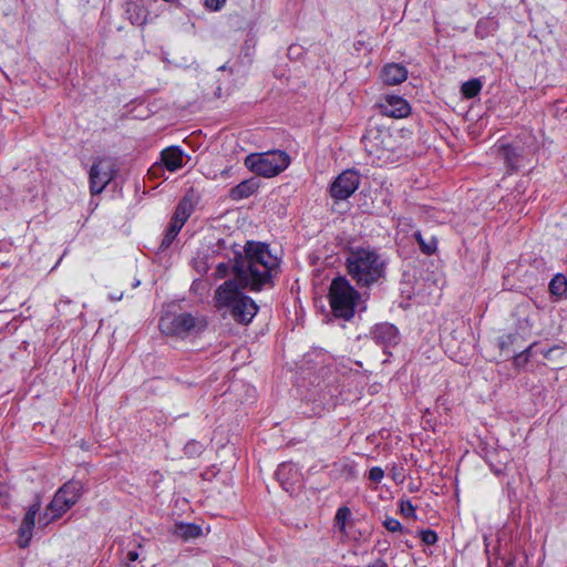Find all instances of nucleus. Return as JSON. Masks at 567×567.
<instances>
[{
    "mask_svg": "<svg viewBox=\"0 0 567 567\" xmlns=\"http://www.w3.org/2000/svg\"><path fill=\"white\" fill-rule=\"evenodd\" d=\"M278 258L261 243H247L245 255L234 265L235 278L225 281L215 291L216 307L227 308L233 318L241 324L251 322L258 311L255 301L243 295L241 289L259 291L269 280L270 272L278 266Z\"/></svg>",
    "mask_w": 567,
    "mask_h": 567,
    "instance_id": "obj_1",
    "label": "nucleus"
},
{
    "mask_svg": "<svg viewBox=\"0 0 567 567\" xmlns=\"http://www.w3.org/2000/svg\"><path fill=\"white\" fill-rule=\"evenodd\" d=\"M385 268V259L372 248H355L348 254V274L359 287H370L378 282L384 277Z\"/></svg>",
    "mask_w": 567,
    "mask_h": 567,
    "instance_id": "obj_2",
    "label": "nucleus"
},
{
    "mask_svg": "<svg viewBox=\"0 0 567 567\" xmlns=\"http://www.w3.org/2000/svg\"><path fill=\"white\" fill-rule=\"evenodd\" d=\"M81 497V485L78 482H68L58 489L53 499L48 505L43 515H40L38 523L45 527L51 522L60 518L72 506H74Z\"/></svg>",
    "mask_w": 567,
    "mask_h": 567,
    "instance_id": "obj_3",
    "label": "nucleus"
},
{
    "mask_svg": "<svg viewBox=\"0 0 567 567\" xmlns=\"http://www.w3.org/2000/svg\"><path fill=\"white\" fill-rule=\"evenodd\" d=\"M329 298L334 315L349 320L354 315L360 295L346 278L338 277L330 285Z\"/></svg>",
    "mask_w": 567,
    "mask_h": 567,
    "instance_id": "obj_4",
    "label": "nucleus"
},
{
    "mask_svg": "<svg viewBox=\"0 0 567 567\" xmlns=\"http://www.w3.org/2000/svg\"><path fill=\"white\" fill-rule=\"evenodd\" d=\"M289 164L290 157L282 151L255 153L245 158V165L252 173L266 178L279 175Z\"/></svg>",
    "mask_w": 567,
    "mask_h": 567,
    "instance_id": "obj_5",
    "label": "nucleus"
},
{
    "mask_svg": "<svg viewBox=\"0 0 567 567\" xmlns=\"http://www.w3.org/2000/svg\"><path fill=\"white\" fill-rule=\"evenodd\" d=\"M90 189L93 195L102 193L114 177V164L111 159H99L90 169Z\"/></svg>",
    "mask_w": 567,
    "mask_h": 567,
    "instance_id": "obj_6",
    "label": "nucleus"
},
{
    "mask_svg": "<svg viewBox=\"0 0 567 567\" xmlns=\"http://www.w3.org/2000/svg\"><path fill=\"white\" fill-rule=\"evenodd\" d=\"M359 184V174L355 171L347 169L332 183L330 187V195L337 200H344L358 189Z\"/></svg>",
    "mask_w": 567,
    "mask_h": 567,
    "instance_id": "obj_7",
    "label": "nucleus"
},
{
    "mask_svg": "<svg viewBox=\"0 0 567 567\" xmlns=\"http://www.w3.org/2000/svg\"><path fill=\"white\" fill-rule=\"evenodd\" d=\"M41 502L37 499L32 505H30L25 513L19 528L18 545L20 548H25L29 546L33 536L32 532L35 526V517L39 514Z\"/></svg>",
    "mask_w": 567,
    "mask_h": 567,
    "instance_id": "obj_8",
    "label": "nucleus"
},
{
    "mask_svg": "<svg viewBox=\"0 0 567 567\" xmlns=\"http://www.w3.org/2000/svg\"><path fill=\"white\" fill-rule=\"evenodd\" d=\"M379 107L383 115L393 118H403L411 113V106L408 101L396 95L384 96Z\"/></svg>",
    "mask_w": 567,
    "mask_h": 567,
    "instance_id": "obj_9",
    "label": "nucleus"
},
{
    "mask_svg": "<svg viewBox=\"0 0 567 567\" xmlns=\"http://www.w3.org/2000/svg\"><path fill=\"white\" fill-rule=\"evenodd\" d=\"M158 327L165 336L174 337L177 333V305L175 302L165 306Z\"/></svg>",
    "mask_w": 567,
    "mask_h": 567,
    "instance_id": "obj_10",
    "label": "nucleus"
},
{
    "mask_svg": "<svg viewBox=\"0 0 567 567\" xmlns=\"http://www.w3.org/2000/svg\"><path fill=\"white\" fill-rule=\"evenodd\" d=\"M408 78L406 69L398 63H390L383 66L380 79L384 84L396 85L405 81Z\"/></svg>",
    "mask_w": 567,
    "mask_h": 567,
    "instance_id": "obj_11",
    "label": "nucleus"
},
{
    "mask_svg": "<svg viewBox=\"0 0 567 567\" xmlns=\"http://www.w3.org/2000/svg\"><path fill=\"white\" fill-rule=\"evenodd\" d=\"M386 137H390V135L383 134L379 131H370L363 137L365 150L370 154H375L378 157H381L383 152V144Z\"/></svg>",
    "mask_w": 567,
    "mask_h": 567,
    "instance_id": "obj_12",
    "label": "nucleus"
},
{
    "mask_svg": "<svg viewBox=\"0 0 567 567\" xmlns=\"http://www.w3.org/2000/svg\"><path fill=\"white\" fill-rule=\"evenodd\" d=\"M197 203L198 195L193 189L188 190L184 195L182 203H179V229L192 215Z\"/></svg>",
    "mask_w": 567,
    "mask_h": 567,
    "instance_id": "obj_13",
    "label": "nucleus"
},
{
    "mask_svg": "<svg viewBox=\"0 0 567 567\" xmlns=\"http://www.w3.org/2000/svg\"><path fill=\"white\" fill-rule=\"evenodd\" d=\"M206 327L204 319L195 318L192 315H183L179 317V332H198Z\"/></svg>",
    "mask_w": 567,
    "mask_h": 567,
    "instance_id": "obj_14",
    "label": "nucleus"
},
{
    "mask_svg": "<svg viewBox=\"0 0 567 567\" xmlns=\"http://www.w3.org/2000/svg\"><path fill=\"white\" fill-rule=\"evenodd\" d=\"M203 535L202 527L196 524L179 523V539L185 542L196 539Z\"/></svg>",
    "mask_w": 567,
    "mask_h": 567,
    "instance_id": "obj_15",
    "label": "nucleus"
},
{
    "mask_svg": "<svg viewBox=\"0 0 567 567\" xmlns=\"http://www.w3.org/2000/svg\"><path fill=\"white\" fill-rule=\"evenodd\" d=\"M498 156L507 164L511 169H514L517 166L519 155L513 147L508 145L501 146L498 148Z\"/></svg>",
    "mask_w": 567,
    "mask_h": 567,
    "instance_id": "obj_16",
    "label": "nucleus"
},
{
    "mask_svg": "<svg viewBox=\"0 0 567 567\" xmlns=\"http://www.w3.org/2000/svg\"><path fill=\"white\" fill-rule=\"evenodd\" d=\"M162 161L169 172L177 169V147L171 146L162 152Z\"/></svg>",
    "mask_w": 567,
    "mask_h": 567,
    "instance_id": "obj_17",
    "label": "nucleus"
},
{
    "mask_svg": "<svg viewBox=\"0 0 567 567\" xmlns=\"http://www.w3.org/2000/svg\"><path fill=\"white\" fill-rule=\"evenodd\" d=\"M254 192L255 185L249 181H245L234 187L230 194L234 199H241L250 196Z\"/></svg>",
    "mask_w": 567,
    "mask_h": 567,
    "instance_id": "obj_18",
    "label": "nucleus"
},
{
    "mask_svg": "<svg viewBox=\"0 0 567 567\" xmlns=\"http://www.w3.org/2000/svg\"><path fill=\"white\" fill-rule=\"evenodd\" d=\"M549 290L555 296H563L567 291V280L563 275H556L549 282Z\"/></svg>",
    "mask_w": 567,
    "mask_h": 567,
    "instance_id": "obj_19",
    "label": "nucleus"
},
{
    "mask_svg": "<svg viewBox=\"0 0 567 567\" xmlns=\"http://www.w3.org/2000/svg\"><path fill=\"white\" fill-rule=\"evenodd\" d=\"M350 517H351V511L348 507L343 506L337 511V514L334 517V524H336V527L341 533H346L347 523L350 519Z\"/></svg>",
    "mask_w": 567,
    "mask_h": 567,
    "instance_id": "obj_20",
    "label": "nucleus"
},
{
    "mask_svg": "<svg viewBox=\"0 0 567 567\" xmlns=\"http://www.w3.org/2000/svg\"><path fill=\"white\" fill-rule=\"evenodd\" d=\"M176 227H177V210L172 215L169 228L161 244L162 249L167 248L173 243L175 237L177 236Z\"/></svg>",
    "mask_w": 567,
    "mask_h": 567,
    "instance_id": "obj_21",
    "label": "nucleus"
},
{
    "mask_svg": "<svg viewBox=\"0 0 567 567\" xmlns=\"http://www.w3.org/2000/svg\"><path fill=\"white\" fill-rule=\"evenodd\" d=\"M482 89L480 80H470L462 85V93L465 97L472 99L476 96Z\"/></svg>",
    "mask_w": 567,
    "mask_h": 567,
    "instance_id": "obj_22",
    "label": "nucleus"
},
{
    "mask_svg": "<svg viewBox=\"0 0 567 567\" xmlns=\"http://www.w3.org/2000/svg\"><path fill=\"white\" fill-rule=\"evenodd\" d=\"M204 451V446L202 443L197 441L187 442L184 446V454L189 458H195L199 456Z\"/></svg>",
    "mask_w": 567,
    "mask_h": 567,
    "instance_id": "obj_23",
    "label": "nucleus"
},
{
    "mask_svg": "<svg viewBox=\"0 0 567 567\" xmlns=\"http://www.w3.org/2000/svg\"><path fill=\"white\" fill-rule=\"evenodd\" d=\"M375 334L378 338H382L383 334H386V341L390 342L396 338V330L391 324H382L377 327Z\"/></svg>",
    "mask_w": 567,
    "mask_h": 567,
    "instance_id": "obj_24",
    "label": "nucleus"
},
{
    "mask_svg": "<svg viewBox=\"0 0 567 567\" xmlns=\"http://www.w3.org/2000/svg\"><path fill=\"white\" fill-rule=\"evenodd\" d=\"M417 243L420 244V247L423 252L430 255L435 251L436 249V241L431 238L427 243L423 239L422 235L417 233L415 235Z\"/></svg>",
    "mask_w": 567,
    "mask_h": 567,
    "instance_id": "obj_25",
    "label": "nucleus"
},
{
    "mask_svg": "<svg viewBox=\"0 0 567 567\" xmlns=\"http://www.w3.org/2000/svg\"><path fill=\"white\" fill-rule=\"evenodd\" d=\"M421 539L426 545H434L437 542V535L432 529H425L420 532Z\"/></svg>",
    "mask_w": 567,
    "mask_h": 567,
    "instance_id": "obj_26",
    "label": "nucleus"
},
{
    "mask_svg": "<svg viewBox=\"0 0 567 567\" xmlns=\"http://www.w3.org/2000/svg\"><path fill=\"white\" fill-rule=\"evenodd\" d=\"M400 508L402 515L406 517H415V507L412 505L410 501H402Z\"/></svg>",
    "mask_w": 567,
    "mask_h": 567,
    "instance_id": "obj_27",
    "label": "nucleus"
},
{
    "mask_svg": "<svg viewBox=\"0 0 567 567\" xmlns=\"http://www.w3.org/2000/svg\"><path fill=\"white\" fill-rule=\"evenodd\" d=\"M384 527L389 530V532H400L402 529V525L401 523L395 519V518H392V517H388L384 523H383Z\"/></svg>",
    "mask_w": 567,
    "mask_h": 567,
    "instance_id": "obj_28",
    "label": "nucleus"
},
{
    "mask_svg": "<svg viewBox=\"0 0 567 567\" xmlns=\"http://www.w3.org/2000/svg\"><path fill=\"white\" fill-rule=\"evenodd\" d=\"M384 477V471L381 467H372L369 472V478L373 482H380Z\"/></svg>",
    "mask_w": 567,
    "mask_h": 567,
    "instance_id": "obj_29",
    "label": "nucleus"
},
{
    "mask_svg": "<svg viewBox=\"0 0 567 567\" xmlns=\"http://www.w3.org/2000/svg\"><path fill=\"white\" fill-rule=\"evenodd\" d=\"M226 0H205V6L209 10L218 11L225 4Z\"/></svg>",
    "mask_w": 567,
    "mask_h": 567,
    "instance_id": "obj_30",
    "label": "nucleus"
},
{
    "mask_svg": "<svg viewBox=\"0 0 567 567\" xmlns=\"http://www.w3.org/2000/svg\"><path fill=\"white\" fill-rule=\"evenodd\" d=\"M9 501V489L8 487L0 483V504H6Z\"/></svg>",
    "mask_w": 567,
    "mask_h": 567,
    "instance_id": "obj_31",
    "label": "nucleus"
},
{
    "mask_svg": "<svg viewBox=\"0 0 567 567\" xmlns=\"http://www.w3.org/2000/svg\"><path fill=\"white\" fill-rule=\"evenodd\" d=\"M162 171H163L162 165H154L153 167L150 168L148 175L153 176V177H157Z\"/></svg>",
    "mask_w": 567,
    "mask_h": 567,
    "instance_id": "obj_32",
    "label": "nucleus"
},
{
    "mask_svg": "<svg viewBox=\"0 0 567 567\" xmlns=\"http://www.w3.org/2000/svg\"><path fill=\"white\" fill-rule=\"evenodd\" d=\"M127 559H128L130 561H135V560H137V559H138V553H137L136 550H130V551L127 553Z\"/></svg>",
    "mask_w": 567,
    "mask_h": 567,
    "instance_id": "obj_33",
    "label": "nucleus"
},
{
    "mask_svg": "<svg viewBox=\"0 0 567 567\" xmlns=\"http://www.w3.org/2000/svg\"><path fill=\"white\" fill-rule=\"evenodd\" d=\"M178 158H179V167H181L183 164H187V163L190 161V157H189V156H186V161L184 162L183 152H182L181 150H179Z\"/></svg>",
    "mask_w": 567,
    "mask_h": 567,
    "instance_id": "obj_34",
    "label": "nucleus"
},
{
    "mask_svg": "<svg viewBox=\"0 0 567 567\" xmlns=\"http://www.w3.org/2000/svg\"><path fill=\"white\" fill-rule=\"evenodd\" d=\"M217 271L219 277H224L226 275V266L224 264L218 265Z\"/></svg>",
    "mask_w": 567,
    "mask_h": 567,
    "instance_id": "obj_35",
    "label": "nucleus"
},
{
    "mask_svg": "<svg viewBox=\"0 0 567 567\" xmlns=\"http://www.w3.org/2000/svg\"><path fill=\"white\" fill-rule=\"evenodd\" d=\"M369 567H388V565L383 560H375Z\"/></svg>",
    "mask_w": 567,
    "mask_h": 567,
    "instance_id": "obj_36",
    "label": "nucleus"
},
{
    "mask_svg": "<svg viewBox=\"0 0 567 567\" xmlns=\"http://www.w3.org/2000/svg\"><path fill=\"white\" fill-rule=\"evenodd\" d=\"M123 298V293L121 292L120 295L117 293H114V295H111L110 296V299L113 300V301H118Z\"/></svg>",
    "mask_w": 567,
    "mask_h": 567,
    "instance_id": "obj_37",
    "label": "nucleus"
}]
</instances>
